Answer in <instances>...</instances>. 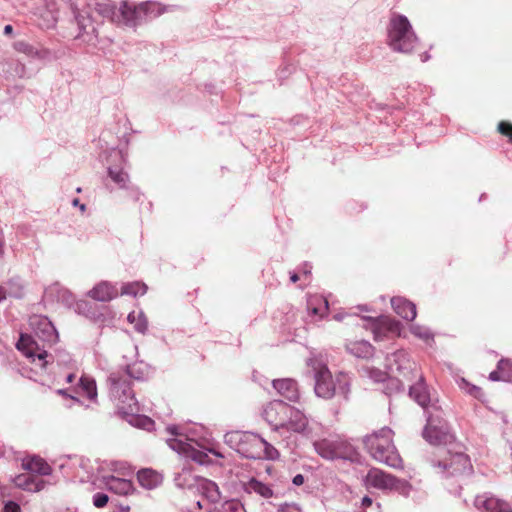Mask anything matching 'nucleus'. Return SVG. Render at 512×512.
Returning a JSON list of instances; mask_svg holds the SVG:
<instances>
[{
    "mask_svg": "<svg viewBox=\"0 0 512 512\" xmlns=\"http://www.w3.org/2000/svg\"><path fill=\"white\" fill-rule=\"evenodd\" d=\"M418 42L408 18L404 15H393L388 27V45L399 53H410Z\"/></svg>",
    "mask_w": 512,
    "mask_h": 512,
    "instance_id": "8",
    "label": "nucleus"
},
{
    "mask_svg": "<svg viewBox=\"0 0 512 512\" xmlns=\"http://www.w3.org/2000/svg\"><path fill=\"white\" fill-rule=\"evenodd\" d=\"M57 394L70 398L74 403L83 405L78 396L86 397L92 403L98 402L97 385L94 378L83 375L79 378L75 387L70 389H58Z\"/></svg>",
    "mask_w": 512,
    "mask_h": 512,
    "instance_id": "14",
    "label": "nucleus"
},
{
    "mask_svg": "<svg viewBox=\"0 0 512 512\" xmlns=\"http://www.w3.org/2000/svg\"><path fill=\"white\" fill-rule=\"evenodd\" d=\"M120 371L127 373L129 381H131V379L143 381L146 380L150 375L149 365L142 361L128 365L126 369Z\"/></svg>",
    "mask_w": 512,
    "mask_h": 512,
    "instance_id": "33",
    "label": "nucleus"
},
{
    "mask_svg": "<svg viewBox=\"0 0 512 512\" xmlns=\"http://www.w3.org/2000/svg\"><path fill=\"white\" fill-rule=\"evenodd\" d=\"M168 433L172 436L166 440L168 446L180 455L199 463L206 465L210 463L209 454L212 453L218 457L221 454L215 452L213 449H206L202 447L197 440L189 436L184 428L177 425H170L167 428Z\"/></svg>",
    "mask_w": 512,
    "mask_h": 512,
    "instance_id": "4",
    "label": "nucleus"
},
{
    "mask_svg": "<svg viewBox=\"0 0 512 512\" xmlns=\"http://www.w3.org/2000/svg\"><path fill=\"white\" fill-rule=\"evenodd\" d=\"M16 485L26 490L40 491L43 488V482L34 483L32 475H20L16 478Z\"/></svg>",
    "mask_w": 512,
    "mask_h": 512,
    "instance_id": "42",
    "label": "nucleus"
},
{
    "mask_svg": "<svg viewBox=\"0 0 512 512\" xmlns=\"http://www.w3.org/2000/svg\"><path fill=\"white\" fill-rule=\"evenodd\" d=\"M410 333L416 338L422 340L426 345L432 347L434 344V333L427 326L417 323L409 326Z\"/></svg>",
    "mask_w": 512,
    "mask_h": 512,
    "instance_id": "38",
    "label": "nucleus"
},
{
    "mask_svg": "<svg viewBox=\"0 0 512 512\" xmlns=\"http://www.w3.org/2000/svg\"><path fill=\"white\" fill-rule=\"evenodd\" d=\"M24 466L31 473L39 475H50L52 472L51 466L41 457L34 456L24 463Z\"/></svg>",
    "mask_w": 512,
    "mask_h": 512,
    "instance_id": "35",
    "label": "nucleus"
},
{
    "mask_svg": "<svg viewBox=\"0 0 512 512\" xmlns=\"http://www.w3.org/2000/svg\"><path fill=\"white\" fill-rule=\"evenodd\" d=\"M474 506L479 512H512L508 502L489 493L477 495Z\"/></svg>",
    "mask_w": 512,
    "mask_h": 512,
    "instance_id": "18",
    "label": "nucleus"
},
{
    "mask_svg": "<svg viewBox=\"0 0 512 512\" xmlns=\"http://www.w3.org/2000/svg\"><path fill=\"white\" fill-rule=\"evenodd\" d=\"M13 33V27L11 25H6L4 27V34L11 35Z\"/></svg>",
    "mask_w": 512,
    "mask_h": 512,
    "instance_id": "62",
    "label": "nucleus"
},
{
    "mask_svg": "<svg viewBox=\"0 0 512 512\" xmlns=\"http://www.w3.org/2000/svg\"><path fill=\"white\" fill-rule=\"evenodd\" d=\"M322 425L310 421L308 417L298 408L290 406L289 412L283 425V434L286 432L300 434L308 439L320 436Z\"/></svg>",
    "mask_w": 512,
    "mask_h": 512,
    "instance_id": "10",
    "label": "nucleus"
},
{
    "mask_svg": "<svg viewBox=\"0 0 512 512\" xmlns=\"http://www.w3.org/2000/svg\"><path fill=\"white\" fill-rule=\"evenodd\" d=\"M291 405L282 400H273L264 406L262 417L271 426L272 430L283 434V425Z\"/></svg>",
    "mask_w": 512,
    "mask_h": 512,
    "instance_id": "16",
    "label": "nucleus"
},
{
    "mask_svg": "<svg viewBox=\"0 0 512 512\" xmlns=\"http://www.w3.org/2000/svg\"><path fill=\"white\" fill-rule=\"evenodd\" d=\"M72 307L74 308V311L80 315L90 317L93 314L92 305L86 300L75 301Z\"/></svg>",
    "mask_w": 512,
    "mask_h": 512,
    "instance_id": "47",
    "label": "nucleus"
},
{
    "mask_svg": "<svg viewBox=\"0 0 512 512\" xmlns=\"http://www.w3.org/2000/svg\"><path fill=\"white\" fill-rule=\"evenodd\" d=\"M190 512H212L213 504L209 503L204 497L197 500L189 509Z\"/></svg>",
    "mask_w": 512,
    "mask_h": 512,
    "instance_id": "48",
    "label": "nucleus"
},
{
    "mask_svg": "<svg viewBox=\"0 0 512 512\" xmlns=\"http://www.w3.org/2000/svg\"><path fill=\"white\" fill-rule=\"evenodd\" d=\"M139 484L148 490L154 489L162 482V476L152 469H142L137 473Z\"/></svg>",
    "mask_w": 512,
    "mask_h": 512,
    "instance_id": "32",
    "label": "nucleus"
},
{
    "mask_svg": "<svg viewBox=\"0 0 512 512\" xmlns=\"http://www.w3.org/2000/svg\"><path fill=\"white\" fill-rule=\"evenodd\" d=\"M392 491H396L400 495L408 497L412 491V486L408 481L395 477Z\"/></svg>",
    "mask_w": 512,
    "mask_h": 512,
    "instance_id": "46",
    "label": "nucleus"
},
{
    "mask_svg": "<svg viewBox=\"0 0 512 512\" xmlns=\"http://www.w3.org/2000/svg\"><path fill=\"white\" fill-rule=\"evenodd\" d=\"M278 450L263 438V446L260 449V459L276 460L279 458Z\"/></svg>",
    "mask_w": 512,
    "mask_h": 512,
    "instance_id": "45",
    "label": "nucleus"
},
{
    "mask_svg": "<svg viewBox=\"0 0 512 512\" xmlns=\"http://www.w3.org/2000/svg\"><path fill=\"white\" fill-rule=\"evenodd\" d=\"M3 512H21L19 504L14 501H7L4 504Z\"/></svg>",
    "mask_w": 512,
    "mask_h": 512,
    "instance_id": "53",
    "label": "nucleus"
},
{
    "mask_svg": "<svg viewBox=\"0 0 512 512\" xmlns=\"http://www.w3.org/2000/svg\"><path fill=\"white\" fill-rule=\"evenodd\" d=\"M307 308L312 314L322 317L328 310V301L321 295H310Z\"/></svg>",
    "mask_w": 512,
    "mask_h": 512,
    "instance_id": "36",
    "label": "nucleus"
},
{
    "mask_svg": "<svg viewBox=\"0 0 512 512\" xmlns=\"http://www.w3.org/2000/svg\"><path fill=\"white\" fill-rule=\"evenodd\" d=\"M45 295L47 298H51L68 308H71L76 301L73 293L59 283L49 286L45 291Z\"/></svg>",
    "mask_w": 512,
    "mask_h": 512,
    "instance_id": "26",
    "label": "nucleus"
},
{
    "mask_svg": "<svg viewBox=\"0 0 512 512\" xmlns=\"http://www.w3.org/2000/svg\"><path fill=\"white\" fill-rule=\"evenodd\" d=\"M292 483L295 486H300L304 483V476L302 474H297L293 477Z\"/></svg>",
    "mask_w": 512,
    "mask_h": 512,
    "instance_id": "56",
    "label": "nucleus"
},
{
    "mask_svg": "<svg viewBox=\"0 0 512 512\" xmlns=\"http://www.w3.org/2000/svg\"><path fill=\"white\" fill-rule=\"evenodd\" d=\"M16 348L25 357L31 360L39 368L45 371H52L56 362L57 366H67L71 362V356L65 351H56L55 355L48 353L36 340L28 335L21 334Z\"/></svg>",
    "mask_w": 512,
    "mask_h": 512,
    "instance_id": "6",
    "label": "nucleus"
},
{
    "mask_svg": "<svg viewBox=\"0 0 512 512\" xmlns=\"http://www.w3.org/2000/svg\"><path fill=\"white\" fill-rule=\"evenodd\" d=\"M393 431L388 427L367 435L364 445L369 454L378 462L392 468L402 467V459L392 442Z\"/></svg>",
    "mask_w": 512,
    "mask_h": 512,
    "instance_id": "5",
    "label": "nucleus"
},
{
    "mask_svg": "<svg viewBox=\"0 0 512 512\" xmlns=\"http://www.w3.org/2000/svg\"><path fill=\"white\" fill-rule=\"evenodd\" d=\"M431 464L437 469L438 473L445 477L469 475L472 471V464L468 455L461 452L450 454L443 460H431Z\"/></svg>",
    "mask_w": 512,
    "mask_h": 512,
    "instance_id": "11",
    "label": "nucleus"
},
{
    "mask_svg": "<svg viewBox=\"0 0 512 512\" xmlns=\"http://www.w3.org/2000/svg\"><path fill=\"white\" fill-rule=\"evenodd\" d=\"M372 503H373V501L369 496H364L361 500V505L364 508L371 506Z\"/></svg>",
    "mask_w": 512,
    "mask_h": 512,
    "instance_id": "58",
    "label": "nucleus"
},
{
    "mask_svg": "<svg viewBox=\"0 0 512 512\" xmlns=\"http://www.w3.org/2000/svg\"><path fill=\"white\" fill-rule=\"evenodd\" d=\"M391 306L396 314L407 321H413L417 316L416 305L404 297H393Z\"/></svg>",
    "mask_w": 512,
    "mask_h": 512,
    "instance_id": "27",
    "label": "nucleus"
},
{
    "mask_svg": "<svg viewBox=\"0 0 512 512\" xmlns=\"http://www.w3.org/2000/svg\"><path fill=\"white\" fill-rule=\"evenodd\" d=\"M467 392L475 397L476 399L483 400L484 393L480 387H477L475 385L467 384Z\"/></svg>",
    "mask_w": 512,
    "mask_h": 512,
    "instance_id": "52",
    "label": "nucleus"
},
{
    "mask_svg": "<svg viewBox=\"0 0 512 512\" xmlns=\"http://www.w3.org/2000/svg\"><path fill=\"white\" fill-rule=\"evenodd\" d=\"M109 501V497L107 494L102 492H97L93 495V505L97 508H103Z\"/></svg>",
    "mask_w": 512,
    "mask_h": 512,
    "instance_id": "50",
    "label": "nucleus"
},
{
    "mask_svg": "<svg viewBox=\"0 0 512 512\" xmlns=\"http://www.w3.org/2000/svg\"><path fill=\"white\" fill-rule=\"evenodd\" d=\"M138 411H121L123 415H125L127 422L137 428L151 431L154 428V421L145 415L137 414Z\"/></svg>",
    "mask_w": 512,
    "mask_h": 512,
    "instance_id": "31",
    "label": "nucleus"
},
{
    "mask_svg": "<svg viewBox=\"0 0 512 512\" xmlns=\"http://www.w3.org/2000/svg\"><path fill=\"white\" fill-rule=\"evenodd\" d=\"M298 279H299V276H298L296 273H291V275H290V280H291L293 283L297 282V281H298Z\"/></svg>",
    "mask_w": 512,
    "mask_h": 512,
    "instance_id": "64",
    "label": "nucleus"
},
{
    "mask_svg": "<svg viewBox=\"0 0 512 512\" xmlns=\"http://www.w3.org/2000/svg\"><path fill=\"white\" fill-rule=\"evenodd\" d=\"M498 131L506 135L512 141V124L510 122L502 121L498 124Z\"/></svg>",
    "mask_w": 512,
    "mask_h": 512,
    "instance_id": "51",
    "label": "nucleus"
},
{
    "mask_svg": "<svg viewBox=\"0 0 512 512\" xmlns=\"http://www.w3.org/2000/svg\"><path fill=\"white\" fill-rule=\"evenodd\" d=\"M312 440L315 451L324 459L335 460L348 457L340 451V444L338 442L327 439L316 440V438Z\"/></svg>",
    "mask_w": 512,
    "mask_h": 512,
    "instance_id": "21",
    "label": "nucleus"
},
{
    "mask_svg": "<svg viewBox=\"0 0 512 512\" xmlns=\"http://www.w3.org/2000/svg\"><path fill=\"white\" fill-rule=\"evenodd\" d=\"M184 475L185 474H180V475H178V477L175 478V483H176L177 486H179V487H184L185 486L184 483L182 482V478H183Z\"/></svg>",
    "mask_w": 512,
    "mask_h": 512,
    "instance_id": "60",
    "label": "nucleus"
},
{
    "mask_svg": "<svg viewBox=\"0 0 512 512\" xmlns=\"http://www.w3.org/2000/svg\"><path fill=\"white\" fill-rule=\"evenodd\" d=\"M388 385L395 387V389L397 391H404V389H405L403 382L401 380L395 379V378L389 379Z\"/></svg>",
    "mask_w": 512,
    "mask_h": 512,
    "instance_id": "54",
    "label": "nucleus"
},
{
    "mask_svg": "<svg viewBox=\"0 0 512 512\" xmlns=\"http://www.w3.org/2000/svg\"><path fill=\"white\" fill-rule=\"evenodd\" d=\"M247 433L241 431L228 432L224 436L225 443L240 454V448H242L244 436H247Z\"/></svg>",
    "mask_w": 512,
    "mask_h": 512,
    "instance_id": "41",
    "label": "nucleus"
},
{
    "mask_svg": "<svg viewBox=\"0 0 512 512\" xmlns=\"http://www.w3.org/2000/svg\"><path fill=\"white\" fill-rule=\"evenodd\" d=\"M347 351L357 358L369 359L373 356V346L365 340L351 341L346 344Z\"/></svg>",
    "mask_w": 512,
    "mask_h": 512,
    "instance_id": "29",
    "label": "nucleus"
},
{
    "mask_svg": "<svg viewBox=\"0 0 512 512\" xmlns=\"http://www.w3.org/2000/svg\"><path fill=\"white\" fill-rule=\"evenodd\" d=\"M367 486L382 491H392L395 476L378 468H371L366 475Z\"/></svg>",
    "mask_w": 512,
    "mask_h": 512,
    "instance_id": "20",
    "label": "nucleus"
},
{
    "mask_svg": "<svg viewBox=\"0 0 512 512\" xmlns=\"http://www.w3.org/2000/svg\"><path fill=\"white\" fill-rule=\"evenodd\" d=\"M126 155L121 150H112L109 155L108 177L119 189H129L130 177L125 170Z\"/></svg>",
    "mask_w": 512,
    "mask_h": 512,
    "instance_id": "15",
    "label": "nucleus"
},
{
    "mask_svg": "<svg viewBox=\"0 0 512 512\" xmlns=\"http://www.w3.org/2000/svg\"><path fill=\"white\" fill-rule=\"evenodd\" d=\"M107 385L109 398L115 403L120 412L139 410L127 373L120 370L111 372L107 378Z\"/></svg>",
    "mask_w": 512,
    "mask_h": 512,
    "instance_id": "7",
    "label": "nucleus"
},
{
    "mask_svg": "<svg viewBox=\"0 0 512 512\" xmlns=\"http://www.w3.org/2000/svg\"><path fill=\"white\" fill-rule=\"evenodd\" d=\"M58 467L64 477L73 481L87 482L92 475L90 461L79 456H66L59 459Z\"/></svg>",
    "mask_w": 512,
    "mask_h": 512,
    "instance_id": "12",
    "label": "nucleus"
},
{
    "mask_svg": "<svg viewBox=\"0 0 512 512\" xmlns=\"http://www.w3.org/2000/svg\"><path fill=\"white\" fill-rule=\"evenodd\" d=\"M223 512H247L243 503L239 500H229L223 505Z\"/></svg>",
    "mask_w": 512,
    "mask_h": 512,
    "instance_id": "49",
    "label": "nucleus"
},
{
    "mask_svg": "<svg viewBox=\"0 0 512 512\" xmlns=\"http://www.w3.org/2000/svg\"><path fill=\"white\" fill-rule=\"evenodd\" d=\"M362 373L364 376L368 377L369 379L376 383L384 382L387 379L386 372L368 365L363 366Z\"/></svg>",
    "mask_w": 512,
    "mask_h": 512,
    "instance_id": "43",
    "label": "nucleus"
},
{
    "mask_svg": "<svg viewBox=\"0 0 512 512\" xmlns=\"http://www.w3.org/2000/svg\"><path fill=\"white\" fill-rule=\"evenodd\" d=\"M386 366L392 372H397L404 380L414 381L419 375L417 364L405 350H397L386 357Z\"/></svg>",
    "mask_w": 512,
    "mask_h": 512,
    "instance_id": "13",
    "label": "nucleus"
},
{
    "mask_svg": "<svg viewBox=\"0 0 512 512\" xmlns=\"http://www.w3.org/2000/svg\"><path fill=\"white\" fill-rule=\"evenodd\" d=\"M274 389L285 399L290 402H298L300 399V392L297 382L293 379H277L272 382Z\"/></svg>",
    "mask_w": 512,
    "mask_h": 512,
    "instance_id": "22",
    "label": "nucleus"
},
{
    "mask_svg": "<svg viewBox=\"0 0 512 512\" xmlns=\"http://www.w3.org/2000/svg\"><path fill=\"white\" fill-rule=\"evenodd\" d=\"M345 313H337L334 315V319L337 321H342L345 318Z\"/></svg>",
    "mask_w": 512,
    "mask_h": 512,
    "instance_id": "63",
    "label": "nucleus"
},
{
    "mask_svg": "<svg viewBox=\"0 0 512 512\" xmlns=\"http://www.w3.org/2000/svg\"><path fill=\"white\" fill-rule=\"evenodd\" d=\"M87 295L99 302H108L113 300L119 295L116 285L107 281H102L95 285Z\"/></svg>",
    "mask_w": 512,
    "mask_h": 512,
    "instance_id": "25",
    "label": "nucleus"
},
{
    "mask_svg": "<svg viewBox=\"0 0 512 512\" xmlns=\"http://www.w3.org/2000/svg\"><path fill=\"white\" fill-rule=\"evenodd\" d=\"M75 379V375L73 373H67L65 375V380L67 383H72Z\"/></svg>",
    "mask_w": 512,
    "mask_h": 512,
    "instance_id": "61",
    "label": "nucleus"
},
{
    "mask_svg": "<svg viewBox=\"0 0 512 512\" xmlns=\"http://www.w3.org/2000/svg\"><path fill=\"white\" fill-rule=\"evenodd\" d=\"M72 205L74 207H79V209L81 210V212H84L86 210V205L83 204V203H80L79 199L78 198H74L72 200Z\"/></svg>",
    "mask_w": 512,
    "mask_h": 512,
    "instance_id": "57",
    "label": "nucleus"
},
{
    "mask_svg": "<svg viewBox=\"0 0 512 512\" xmlns=\"http://www.w3.org/2000/svg\"><path fill=\"white\" fill-rule=\"evenodd\" d=\"M101 482L109 491L118 495H128L133 490L132 482L123 477L104 475Z\"/></svg>",
    "mask_w": 512,
    "mask_h": 512,
    "instance_id": "23",
    "label": "nucleus"
},
{
    "mask_svg": "<svg viewBox=\"0 0 512 512\" xmlns=\"http://www.w3.org/2000/svg\"><path fill=\"white\" fill-rule=\"evenodd\" d=\"M242 491L251 497H257L262 500H269L275 496L272 487L255 477H250L241 482Z\"/></svg>",
    "mask_w": 512,
    "mask_h": 512,
    "instance_id": "19",
    "label": "nucleus"
},
{
    "mask_svg": "<svg viewBox=\"0 0 512 512\" xmlns=\"http://www.w3.org/2000/svg\"><path fill=\"white\" fill-rule=\"evenodd\" d=\"M8 294L5 286L0 285V303L3 302L7 298Z\"/></svg>",
    "mask_w": 512,
    "mask_h": 512,
    "instance_id": "59",
    "label": "nucleus"
},
{
    "mask_svg": "<svg viewBox=\"0 0 512 512\" xmlns=\"http://www.w3.org/2000/svg\"><path fill=\"white\" fill-rule=\"evenodd\" d=\"M29 323L39 340L47 343L49 346L57 343L59 339L58 332L48 317L34 315L30 318Z\"/></svg>",
    "mask_w": 512,
    "mask_h": 512,
    "instance_id": "17",
    "label": "nucleus"
},
{
    "mask_svg": "<svg viewBox=\"0 0 512 512\" xmlns=\"http://www.w3.org/2000/svg\"><path fill=\"white\" fill-rule=\"evenodd\" d=\"M197 490L209 503L213 505L220 500V491L217 484L205 478L195 480Z\"/></svg>",
    "mask_w": 512,
    "mask_h": 512,
    "instance_id": "28",
    "label": "nucleus"
},
{
    "mask_svg": "<svg viewBox=\"0 0 512 512\" xmlns=\"http://www.w3.org/2000/svg\"><path fill=\"white\" fill-rule=\"evenodd\" d=\"M6 291L8 296L14 298H22L24 296L25 284L20 277H13L6 283Z\"/></svg>",
    "mask_w": 512,
    "mask_h": 512,
    "instance_id": "39",
    "label": "nucleus"
},
{
    "mask_svg": "<svg viewBox=\"0 0 512 512\" xmlns=\"http://www.w3.org/2000/svg\"><path fill=\"white\" fill-rule=\"evenodd\" d=\"M307 366L314 378V392L317 397L328 400L334 397L336 391L344 398L348 397L350 392L348 374L340 372L333 377L327 365L317 357L309 358Z\"/></svg>",
    "mask_w": 512,
    "mask_h": 512,
    "instance_id": "3",
    "label": "nucleus"
},
{
    "mask_svg": "<svg viewBox=\"0 0 512 512\" xmlns=\"http://www.w3.org/2000/svg\"><path fill=\"white\" fill-rule=\"evenodd\" d=\"M161 13L160 5L154 2H144L138 6L122 2L113 17V23L133 28Z\"/></svg>",
    "mask_w": 512,
    "mask_h": 512,
    "instance_id": "9",
    "label": "nucleus"
},
{
    "mask_svg": "<svg viewBox=\"0 0 512 512\" xmlns=\"http://www.w3.org/2000/svg\"><path fill=\"white\" fill-rule=\"evenodd\" d=\"M127 321L133 325L134 330L142 335L148 331V319L145 313L141 310L132 311L127 316Z\"/></svg>",
    "mask_w": 512,
    "mask_h": 512,
    "instance_id": "34",
    "label": "nucleus"
},
{
    "mask_svg": "<svg viewBox=\"0 0 512 512\" xmlns=\"http://www.w3.org/2000/svg\"><path fill=\"white\" fill-rule=\"evenodd\" d=\"M512 364L508 359H501L498 362L497 369L492 371L489 374V379L491 381H506L509 382L511 380L510 369Z\"/></svg>",
    "mask_w": 512,
    "mask_h": 512,
    "instance_id": "37",
    "label": "nucleus"
},
{
    "mask_svg": "<svg viewBox=\"0 0 512 512\" xmlns=\"http://www.w3.org/2000/svg\"><path fill=\"white\" fill-rule=\"evenodd\" d=\"M75 21L78 27L76 39L85 43H93L97 38V29L91 12L94 11L103 18L113 22L117 7L111 0H76L71 3Z\"/></svg>",
    "mask_w": 512,
    "mask_h": 512,
    "instance_id": "2",
    "label": "nucleus"
},
{
    "mask_svg": "<svg viewBox=\"0 0 512 512\" xmlns=\"http://www.w3.org/2000/svg\"><path fill=\"white\" fill-rule=\"evenodd\" d=\"M15 49L23 53L31 58H37V59H48L51 55L50 51L42 48V47H36L28 42L25 41H18L15 43Z\"/></svg>",
    "mask_w": 512,
    "mask_h": 512,
    "instance_id": "30",
    "label": "nucleus"
},
{
    "mask_svg": "<svg viewBox=\"0 0 512 512\" xmlns=\"http://www.w3.org/2000/svg\"><path fill=\"white\" fill-rule=\"evenodd\" d=\"M57 14L56 12L48 8L41 14V22H39V26L43 29H50L56 25L57 22Z\"/></svg>",
    "mask_w": 512,
    "mask_h": 512,
    "instance_id": "44",
    "label": "nucleus"
},
{
    "mask_svg": "<svg viewBox=\"0 0 512 512\" xmlns=\"http://www.w3.org/2000/svg\"><path fill=\"white\" fill-rule=\"evenodd\" d=\"M146 292L147 285L139 281L124 283L121 287V295L137 297L144 295Z\"/></svg>",
    "mask_w": 512,
    "mask_h": 512,
    "instance_id": "40",
    "label": "nucleus"
},
{
    "mask_svg": "<svg viewBox=\"0 0 512 512\" xmlns=\"http://www.w3.org/2000/svg\"><path fill=\"white\" fill-rule=\"evenodd\" d=\"M292 509H297V510H299V509L296 507V505H294V504H293V505H290V504L285 503V504H282V505H280V506H279L278 511H279V512H291V510H292Z\"/></svg>",
    "mask_w": 512,
    "mask_h": 512,
    "instance_id": "55",
    "label": "nucleus"
},
{
    "mask_svg": "<svg viewBox=\"0 0 512 512\" xmlns=\"http://www.w3.org/2000/svg\"><path fill=\"white\" fill-rule=\"evenodd\" d=\"M415 382L409 386V396L424 409L427 424L423 430V437L433 445L444 444L452 438L449 425L442 417L437 403L430 394L422 374L414 379Z\"/></svg>",
    "mask_w": 512,
    "mask_h": 512,
    "instance_id": "1",
    "label": "nucleus"
},
{
    "mask_svg": "<svg viewBox=\"0 0 512 512\" xmlns=\"http://www.w3.org/2000/svg\"><path fill=\"white\" fill-rule=\"evenodd\" d=\"M261 446H263V438L255 433L248 432L247 436H244L240 454L248 459H260Z\"/></svg>",
    "mask_w": 512,
    "mask_h": 512,
    "instance_id": "24",
    "label": "nucleus"
}]
</instances>
